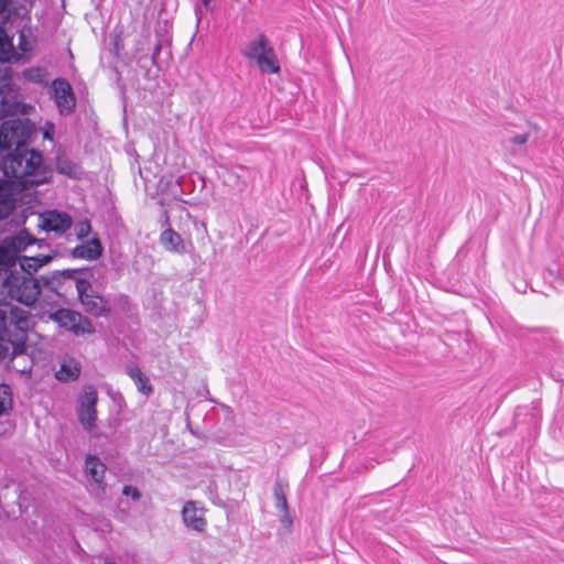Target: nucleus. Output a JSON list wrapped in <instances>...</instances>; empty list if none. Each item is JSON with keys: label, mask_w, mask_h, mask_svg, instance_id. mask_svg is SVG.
<instances>
[{"label": "nucleus", "mask_w": 564, "mask_h": 564, "mask_svg": "<svg viewBox=\"0 0 564 564\" xmlns=\"http://www.w3.org/2000/svg\"><path fill=\"white\" fill-rule=\"evenodd\" d=\"M29 135L30 127L23 119H10L0 127V171L13 177L18 187L41 185L48 178L42 154L25 145Z\"/></svg>", "instance_id": "1"}, {"label": "nucleus", "mask_w": 564, "mask_h": 564, "mask_svg": "<svg viewBox=\"0 0 564 564\" xmlns=\"http://www.w3.org/2000/svg\"><path fill=\"white\" fill-rule=\"evenodd\" d=\"M93 275L91 270L67 269L56 271L52 275L50 284L52 288L56 289V292L59 294L58 289L62 288L63 284L73 283L85 311L94 316H101L109 311V306L102 296L91 291L90 279Z\"/></svg>", "instance_id": "2"}, {"label": "nucleus", "mask_w": 564, "mask_h": 564, "mask_svg": "<svg viewBox=\"0 0 564 564\" xmlns=\"http://www.w3.org/2000/svg\"><path fill=\"white\" fill-rule=\"evenodd\" d=\"M40 295L37 281L18 270H0V304L17 301L26 306L34 304Z\"/></svg>", "instance_id": "3"}, {"label": "nucleus", "mask_w": 564, "mask_h": 564, "mask_svg": "<svg viewBox=\"0 0 564 564\" xmlns=\"http://www.w3.org/2000/svg\"><path fill=\"white\" fill-rule=\"evenodd\" d=\"M539 130V124L529 120L509 122L506 126L507 135L501 141V147L510 156L524 155L528 152V145L535 142Z\"/></svg>", "instance_id": "4"}, {"label": "nucleus", "mask_w": 564, "mask_h": 564, "mask_svg": "<svg viewBox=\"0 0 564 564\" xmlns=\"http://www.w3.org/2000/svg\"><path fill=\"white\" fill-rule=\"evenodd\" d=\"M245 57L253 62L264 74L280 73V63L273 46L264 34L251 40L242 51Z\"/></svg>", "instance_id": "5"}, {"label": "nucleus", "mask_w": 564, "mask_h": 564, "mask_svg": "<svg viewBox=\"0 0 564 564\" xmlns=\"http://www.w3.org/2000/svg\"><path fill=\"white\" fill-rule=\"evenodd\" d=\"M98 392L91 384L82 388L76 405L78 421L87 432L96 427Z\"/></svg>", "instance_id": "6"}, {"label": "nucleus", "mask_w": 564, "mask_h": 564, "mask_svg": "<svg viewBox=\"0 0 564 564\" xmlns=\"http://www.w3.org/2000/svg\"><path fill=\"white\" fill-rule=\"evenodd\" d=\"M55 322L76 335H85L94 333L91 322L80 313L70 310H58L53 315Z\"/></svg>", "instance_id": "7"}, {"label": "nucleus", "mask_w": 564, "mask_h": 564, "mask_svg": "<svg viewBox=\"0 0 564 564\" xmlns=\"http://www.w3.org/2000/svg\"><path fill=\"white\" fill-rule=\"evenodd\" d=\"M106 465L94 455H88L85 462V471L90 477V492L96 498L101 499L106 494V485L104 481Z\"/></svg>", "instance_id": "8"}, {"label": "nucleus", "mask_w": 564, "mask_h": 564, "mask_svg": "<svg viewBox=\"0 0 564 564\" xmlns=\"http://www.w3.org/2000/svg\"><path fill=\"white\" fill-rule=\"evenodd\" d=\"M32 186L33 185H25L18 187L13 184V177L2 174V178H0V220L8 217L13 212L17 202L15 194Z\"/></svg>", "instance_id": "9"}, {"label": "nucleus", "mask_w": 564, "mask_h": 564, "mask_svg": "<svg viewBox=\"0 0 564 564\" xmlns=\"http://www.w3.org/2000/svg\"><path fill=\"white\" fill-rule=\"evenodd\" d=\"M40 227L57 235L64 234L73 224L72 217L65 212L47 210L40 216Z\"/></svg>", "instance_id": "10"}, {"label": "nucleus", "mask_w": 564, "mask_h": 564, "mask_svg": "<svg viewBox=\"0 0 564 564\" xmlns=\"http://www.w3.org/2000/svg\"><path fill=\"white\" fill-rule=\"evenodd\" d=\"M52 90L59 112L69 113L76 104L69 83L63 78H57L52 84Z\"/></svg>", "instance_id": "11"}, {"label": "nucleus", "mask_w": 564, "mask_h": 564, "mask_svg": "<svg viewBox=\"0 0 564 564\" xmlns=\"http://www.w3.org/2000/svg\"><path fill=\"white\" fill-rule=\"evenodd\" d=\"M126 375L133 381L137 390L145 395L150 397L153 393V386L151 384L150 378L140 369V367L130 362L124 367Z\"/></svg>", "instance_id": "12"}, {"label": "nucleus", "mask_w": 564, "mask_h": 564, "mask_svg": "<svg viewBox=\"0 0 564 564\" xmlns=\"http://www.w3.org/2000/svg\"><path fill=\"white\" fill-rule=\"evenodd\" d=\"M161 246L169 252L184 254L186 247L183 238L172 228H166L160 235Z\"/></svg>", "instance_id": "13"}, {"label": "nucleus", "mask_w": 564, "mask_h": 564, "mask_svg": "<svg viewBox=\"0 0 564 564\" xmlns=\"http://www.w3.org/2000/svg\"><path fill=\"white\" fill-rule=\"evenodd\" d=\"M183 521L186 527L192 528L195 531H203L206 525L202 512L196 508L194 501H187L182 510Z\"/></svg>", "instance_id": "14"}, {"label": "nucleus", "mask_w": 564, "mask_h": 564, "mask_svg": "<svg viewBox=\"0 0 564 564\" xmlns=\"http://www.w3.org/2000/svg\"><path fill=\"white\" fill-rule=\"evenodd\" d=\"M102 246L99 239L94 238L85 243L76 246L72 250V256L74 258L85 259V260H96L101 256Z\"/></svg>", "instance_id": "15"}, {"label": "nucleus", "mask_w": 564, "mask_h": 564, "mask_svg": "<svg viewBox=\"0 0 564 564\" xmlns=\"http://www.w3.org/2000/svg\"><path fill=\"white\" fill-rule=\"evenodd\" d=\"M52 260L51 256L39 254L35 257H22L20 259V274H25L32 276L34 272H36L44 264L48 263Z\"/></svg>", "instance_id": "16"}, {"label": "nucleus", "mask_w": 564, "mask_h": 564, "mask_svg": "<svg viewBox=\"0 0 564 564\" xmlns=\"http://www.w3.org/2000/svg\"><path fill=\"white\" fill-rule=\"evenodd\" d=\"M288 482L281 479L276 480L273 487V496L275 499V508L284 513L282 521L291 523V519L289 517V506L285 495V490L288 489Z\"/></svg>", "instance_id": "17"}, {"label": "nucleus", "mask_w": 564, "mask_h": 564, "mask_svg": "<svg viewBox=\"0 0 564 564\" xmlns=\"http://www.w3.org/2000/svg\"><path fill=\"white\" fill-rule=\"evenodd\" d=\"M34 238L29 235L25 230H21L19 234L14 236L7 237L2 240V242L8 246V249H11L18 256L20 251L24 250L28 246L34 242Z\"/></svg>", "instance_id": "18"}, {"label": "nucleus", "mask_w": 564, "mask_h": 564, "mask_svg": "<svg viewBox=\"0 0 564 564\" xmlns=\"http://www.w3.org/2000/svg\"><path fill=\"white\" fill-rule=\"evenodd\" d=\"M80 364L75 359H65L61 365L59 370L56 372V378L59 381H74L80 375Z\"/></svg>", "instance_id": "19"}, {"label": "nucleus", "mask_w": 564, "mask_h": 564, "mask_svg": "<svg viewBox=\"0 0 564 564\" xmlns=\"http://www.w3.org/2000/svg\"><path fill=\"white\" fill-rule=\"evenodd\" d=\"M11 249H8L3 242L0 243V270H17V265L20 264V259Z\"/></svg>", "instance_id": "20"}, {"label": "nucleus", "mask_w": 564, "mask_h": 564, "mask_svg": "<svg viewBox=\"0 0 564 564\" xmlns=\"http://www.w3.org/2000/svg\"><path fill=\"white\" fill-rule=\"evenodd\" d=\"M11 93V78L7 73L0 72V117L8 112V96Z\"/></svg>", "instance_id": "21"}, {"label": "nucleus", "mask_w": 564, "mask_h": 564, "mask_svg": "<svg viewBox=\"0 0 564 564\" xmlns=\"http://www.w3.org/2000/svg\"><path fill=\"white\" fill-rule=\"evenodd\" d=\"M25 80L34 84H45L47 82L48 73L43 67H30L22 72Z\"/></svg>", "instance_id": "22"}, {"label": "nucleus", "mask_w": 564, "mask_h": 564, "mask_svg": "<svg viewBox=\"0 0 564 564\" xmlns=\"http://www.w3.org/2000/svg\"><path fill=\"white\" fill-rule=\"evenodd\" d=\"M12 409V391L9 384H0V416Z\"/></svg>", "instance_id": "23"}, {"label": "nucleus", "mask_w": 564, "mask_h": 564, "mask_svg": "<svg viewBox=\"0 0 564 564\" xmlns=\"http://www.w3.org/2000/svg\"><path fill=\"white\" fill-rule=\"evenodd\" d=\"M13 55V45L6 31L0 28V61H9Z\"/></svg>", "instance_id": "24"}, {"label": "nucleus", "mask_w": 564, "mask_h": 564, "mask_svg": "<svg viewBox=\"0 0 564 564\" xmlns=\"http://www.w3.org/2000/svg\"><path fill=\"white\" fill-rule=\"evenodd\" d=\"M122 494L127 497H130L133 501H138L141 498V492L139 491V489L137 487L129 485L122 488Z\"/></svg>", "instance_id": "25"}, {"label": "nucleus", "mask_w": 564, "mask_h": 564, "mask_svg": "<svg viewBox=\"0 0 564 564\" xmlns=\"http://www.w3.org/2000/svg\"><path fill=\"white\" fill-rule=\"evenodd\" d=\"M90 231V224L88 220H84L77 224L76 226V235L78 238L86 237Z\"/></svg>", "instance_id": "26"}, {"label": "nucleus", "mask_w": 564, "mask_h": 564, "mask_svg": "<svg viewBox=\"0 0 564 564\" xmlns=\"http://www.w3.org/2000/svg\"><path fill=\"white\" fill-rule=\"evenodd\" d=\"M57 169L63 174L72 175L73 167L66 161L59 160L57 163Z\"/></svg>", "instance_id": "27"}, {"label": "nucleus", "mask_w": 564, "mask_h": 564, "mask_svg": "<svg viewBox=\"0 0 564 564\" xmlns=\"http://www.w3.org/2000/svg\"><path fill=\"white\" fill-rule=\"evenodd\" d=\"M6 319H7V313L4 311L0 310V338H2V335L7 329Z\"/></svg>", "instance_id": "28"}, {"label": "nucleus", "mask_w": 564, "mask_h": 564, "mask_svg": "<svg viewBox=\"0 0 564 564\" xmlns=\"http://www.w3.org/2000/svg\"><path fill=\"white\" fill-rule=\"evenodd\" d=\"M8 6V0H0V18L4 15Z\"/></svg>", "instance_id": "29"}, {"label": "nucleus", "mask_w": 564, "mask_h": 564, "mask_svg": "<svg viewBox=\"0 0 564 564\" xmlns=\"http://www.w3.org/2000/svg\"><path fill=\"white\" fill-rule=\"evenodd\" d=\"M22 39H23V34L21 33V34H20V40H21V42H20L19 46H20V48H21L23 52H26V51H28V47L22 43Z\"/></svg>", "instance_id": "30"}, {"label": "nucleus", "mask_w": 564, "mask_h": 564, "mask_svg": "<svg viewBox=\"0 0 564 564\" xmlns=\"http://www.w3.org/2000/svg\"><path fill=\"white\" fill-rule=\"evenodd\" d=\"M26 321V316L24 315V312H21V315L18 316V323H22Z\"/></svg>", "instance_id": "31"}, {"label": "nucleus", "mask_w": 564, "mask_h": 564, "mask_svg": "<svg viewBox=\"0 0 564 564\" xmlns=\"http://www.w3.org/2000/svg\"><path fill=\"white\" fill-rule=\"evenodd\" d=\"M209 3H210V0H202V4L204 6V8H205L206 10H208V9H209Z\"/></svg>", "instance_id": "32"}, {"label": "nucleus", "mask_w": 564, "mask_h": 564, "mask_svg": "<svg viewBox=\"0 0 564 564\" xmlns=\"http://www.w3.org/2000/svg\"><path fill=\"white\" fill-rule=\"evenodd\" d=\"M160 50H161V46H160V44H158V45H156V47H155V51H154V53H153V59H154V58L156 57V55L159 54Z\"/></svg>", "instance_id": "33"}, {"label": "nucleus", "mask_w": 564, "mask_h": 564, "mask_svg": "<svg viewBox=\"0 0 564 564\" xmlns=\"http://www.w3.org/2000/svg\"><path fill=\"white\" fill-rule=\"evenodd\" d=\"M195 13L197 15L198 21L200 20L199 14L202 13V9L199 7L196 8Z\"/></svg>", "instance_id": "34"}, {"label": "nucleus", "mask_w": 564, "mask_h": 564, "mask_svg": "<svg viewBox=\"0 0 564 564\" xmlns=\"http://www.w3.org/2000/svg\"><path fill=\"white\" fill-rule=\"evenodd\" d=\"M1 357H2V356L0 355V358H1Z\"/></svg>", "instance_id": "35"}]
</instances>
